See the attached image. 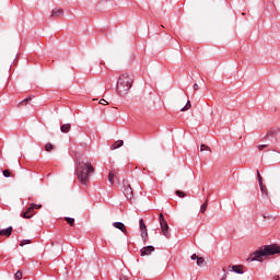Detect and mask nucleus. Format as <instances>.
Wrapping results in <instances>:
<instances>
[{"mask_svg": "<svg viewBox=\"0 0 280 280\" xmlns=\"http://www.w3.org/2000/svg\"><path fill=\"white\" fill-rule=\"evenodd\" d=\"M113 226L121 231L125 235L128 233V230H126V225L122 222H114Z\"/></svg>", "mask_w": 280, "mask_h": 280, "instance_id": "9b49d317", "label": "nucleus"}, {"mask_svg": "<svg viewBox=\"0 0 280 280\" xmlns=\"http://www.w3.org/2000/svg\"><path fill=\"white\" fill-rule=\"evenodd\" d=\"M108 182L110 183V185L115 184V173L110 172L108 174Z\"/></svg>", "mask_w": 280, "mask_h": 280, "instance_id": "f3484780", "label": "nucleus"}, {"mask_svg": "<svg viewBox=\"0 0 280 280\" xmlns=\"http://www.w3.org/2000/svg\"><path fill=\"white\" fill-rule=\"evenodd\" d=\"M28 102H32V97H26L21 104H27Z\"/></svg>", "mask_w": 280, "mask_h": 280, "instance_id": "c756f323", "label": "nucleus"}, {"mask_svg": "<svg viewBox=\"0 0 280 280\" xmlns=\"http://www.w3.org/2000/svg\"><path fill=\"white\" fill-rule=\"evenodd\" d=\"M71 130V124H63L60 126V131L67 133Z\"/></svg>", "mask_w": 280, "mask_h": 280, "instance_id": "4468645a", "label": "nucleus"}, {"mask_svg": "<svg viewBox=\"0 0 280 280\" xmlns=\"http://www.w3.org/2000/svg\"><path fill=\"white\" fill-rule=\"evenodd\" d=\"M35 209H43V205L31 203L30 207L26 209V211L21 213V217L25 218V220H30L31 218H34L36 213L34 211Z\"/></svg>", "mask_w": 280, "mask_h": 280, "instance_id": "20e7f679", "label": "nucleus"}, {"mask_svg": "<svg viewBox=\"0 0 280 280\" xmlns=\"http://www.w3.org/2000/svg\"><path fill=\"white\" fill-rule=\"evenodd\" d=\"M125 197L127 198V200H132V187H130V184H126L124 183V190H122Z\"/></svg>", "mask_w": 280, "mask_h": 280, "instance_id": "0eeeda50", "label": "nucleus"}, {"mask_svg": "<svg viewBox=\"0 0 280 280\" xmlns=\"http://www.w3.org/2000/svg\"><path fill=\"white\" fill-rule=\"evenodd\" d=\"M190 259H191L192 261H196V260H197V266H199V267L205 266V258H202V257H200V256H198V255H196V254H192V255L190 256Z\"/></svg>", "mask_w": 280, "mask_h": 280, "instance_id": "9d476101", "label": "nucleus"}, {"mask_svg": "<svg viewBox=\"0 0 280 280\" xmlns=\"http://www.w3.org/2000/svg\"><path fill=\"white\" fill-rule=\"evenodd\" d=\"M121 145H124V140H117L113 143L110 150H117V148H121Z\"/></svg>", "mask_w": 280, "mask_h": 280, "instance_id": "2eb2a0df", "label": "nucleus"}, {"mask_svg": "<svg viewBox=\"0 0 280 280\" xmlns=\"http://www.w3.org/2000/svg\"><path fill=\"white\" fill-rule=\"evenodd\" d=\"M139 224L140 231H148V228L145 226V222L143 221V219H140Z\"/></svg>", "mask_w": 280, "mask_h": 280, "instance_id": "a211bd4d", "label": "nucleus"}, {"mask_svg": "<svg viewBox=\"0 0 280 280\" xmlns=\"http://www.w3.org/2000/svg\"><path fill=\"white\" fill-rule=\"evenodd\" d=\"M257 178H258V183H259V187H260L262 197L269 198L268 188L266 187V185H264V182L261 180V174L259 173V171H257Z\"/></svg>", "mask_w": 280, "mask_h": 280, "instance_id": "423d86ee", "label": "nucleus"}, {"mask_svg": "<svg viewBox=\"0 0 280 280\" xmlns=\"http://www.w3.org/2000/svg\"><path fill=\"white\" fill-rule=\"evenodd\" d=\"M14 279H15V280H21V279H23V271L18 270V271L15 272V275H14Z\"/></svg>", "mask_w": 280, "mask_h": 280, "instance_id": "6ab92c4d", "label": "nucleus"}, {"mask_svg": "<svg viewBox=\"0 0 280 280\" xmlns=\"http://www.w3.org/2000/svg\"><path fill=\"white\" fill-rule=\"evenodd\" d=\"M230 268L233 270V272H236V275H244V270L242 269L243 266L234 265V266H232Z\"/></svg>", "mask_w": 280, "mask_h": 280, "instance_id": "ddd939ff", "label": "nucleus"}, {"mask_svg": "<svg viewBox=\"0 0 280 280\" xmlns=\"http://www.w3.org/2000/svg\"><path fill=\"white\" fill-rule=\"evenodd\" d=\"M273 279H275V280H279V276H275Z\"/></svg>", "mask_w": 280, "mask_h": 280, "instance_id": "72a5a7b5", "label": "nucleus"}, {"mask_svg": "<svg viewBox=\"0 0 280 280\" xmlns=\"http://www.w3.org/2000/svg\"><path fill=\"white\" fill-rule=\"evenodd\" d=\"M2 174H3L4 178H10V176H12V173H10V170H4L2 172Z\"/></svg>", "mask_w": 280, "mask_h": 280, "instance_id": "b1692460", "label": "nucleus"}, {"mask_svg": "<svg viewBox=\"0 0 280 280\" xmlns=\"http://www.w3.org/2000/svg\"><path fill=\"white\" fill-rule=\"evenodd\" d=\"M58 16H65V10L60 8H55L51 10L50 19H56Z\"/></svg>", "mask_w": 280, "mask_h": 280, "instance_id": "1a4fd4ad", "label": "nucleus"}, {"mask_svg": "<svg viewBox=\"0 0 280 280\" xmlns=\"http://www.w3.org/2000/svg\"><path fill=\"white\" fill-rule=\"evenodd\" d=\"M75 173L81 185H89V178H91V175L95 173V168L89 160H81L78 162Z\"/></svg>", "mask_w": 280, "mask_h": 280, "instance_id": "f257e3e1", "label": "nucleus"}, {"mask_svg": "<svg viewBox=\"0 0 280 280\" xmlns=\"http://www.w3.org/2000/svg\"><path fill=\"white\" fill-rule=\"evenodd\" d=\"M133 82H135V79L132 78V75H130L126 72L121 73L118 77V80L116 83V92L118 93V95H120V97L128 95V91H130V89H132Z\"/></svg>", "mask_w": 280, "mask_h": 280, "instance_id": "7ed1b4c3", "label": "nucleus"}, {"mask_svg": "<svg viewBox=\"0 0 280 280\" xmlns=\"http://www.w3.org/2000/svg\"><path fill=\"white\" fill-rule=\"evenodd\" d=\"M192 89H194V91H198V90L200 89V86H198V83H195V84L192 85Z\"/></svg>", "mask_w": 280, "mask_h": 280, "instance_id": "7c9ffc66", "label": "nucleus"}, {"mask_svg": "<svg viewBox=\"0 0 280 280\" xmlns=\"http://www.w3.org/2000/svg\"><path fill=\"white\" fill-rule=\"evenodd\" d=\"M159 222L164 237H170V225L167 224V221H165L163 213H160Z\"/></svg>", "mask_w": 280, "mask_h": 280, "instance_id": "39448f33", "label": "nucleus"}, {"mask_svg": "<svg viewBox=\"0 0 280 280\" xmlns=\"http://www.w3.org/2000/svg\"><path fill=\"white\" fill-rule=\"evenodd\" d=\"M272 255H280V245L271 244V245H265L260 247L259 249L255 250L249 255L247 258V261H261L264 257H270Z\"/></svg>", "mask_w": 280, "mask_h": 280, "instance_id": "f03ea898", "label": "nucleus"}, {"mask_svg": "<svg viewBox=\"0 0 280 280\" xmlns=\"http://www.w3.org/2000/svg\"><path fill=\"white\" fill-rule=\"evenodd\" d=\"M45 150H46V152H51V150H54V144H51V143H46V145H45Z\"/></svg>", "mask_w": 280, "mask_h": 280, "instance_id": "5701e85b", "label": "nucleus"}, {"mask_svg": "<svg viewBox=\"0 0 280 280\" xmlns=\"http://www.w3.org/2000/svg\"><path fill=\"white\" fill-rule=\"evenodd\" d=\"M65 220H66V222H67L70 226H74V225H75V219L70 218V217H66Z\"/></svg>", "mask_w": 280, "mask_h": 280, "instance_id": "dca6fc26", "label": "nucleus"}, {"mask_svg": "<svg viewBox=\"0 0 280 280\" xmlns=\"http://www.w3.org/2000/svg\"><path fill=\"white\" fill-rule=\"evenodd\" d=\"M98 104H102V106H108V101L102 98Z\"/></svg>", "mask_w": 280, "mask_h": 280, "instance_id": "bb28decb", "label": "nucleus"}, {"mask_svg": "<svg viewBox=\"0 0 280 280\" xmlns=\"http://www.w3.org/2000/svg\"><path fill=\"white\" fill-rule=\"evenodd\" d=\"M51 246H54V243H51Z\"/></svg>", "mask_w": 280, "mask_h": 280, "instance_id": "c9c22d12", "label": "nucleus"}, {"mask_svg": "<svg viewBox=\"0 0 280 280\" xmlns=\"http://www.w3.org/2000/svg\"><path fill=\"white\" fill-rule=\"evenodd\" d=\"M175 194L178 196V198H185V196H187V194H185L183 190H176Z\"/></svg>", "mask_w": 280, "mask_h": 280, "instance_id": "4be33fe9", "label": "nucleus"}, {"mask_svg": "<svg viewBox=\"0 0 280 280\" xmlns=\"http://www.w3.org/2000/svg\"><path fill=\"white\" fill-rule=\"evenodd\" d=\"M27 244H32V241H31V240H22V241L20 242V246H25V245H27Z\"/></svg>", "mask_w": 280, "mask_h": 280, "instance_id": "a878e982", "label": "nucleus"}, {"mask_svg": "<svg viewBox=\"0 0 280 280\" xmlns=\"http://www.w3.org/2000/svg\"><path fill=\"white\" fill-rule=\"evenodd\" d=\"M205 150H209V151H211V149H209V147H208V145H206V144H201V147H200V151H201V152H205Z\"/></svg>", "mask_w": 280, "mask_h": 280, "instance_id": "cd10ccee", "label": "nucleus"}, {"mask_svg": "<svg viewBox=\"0 0 280 280\" xmlns=\"http://www.w3.org/2000/svg\"><path fill=\"white\" fill-rule=\"evenodd\" d=\"M223 272H224V277L221 278V280H226V275H228V272H226V269H225V268H223Z\"/></svg>", "mask_w": 280, "mask_h": 280, "instance_id": "2f4dec72", "label": "nucleus"}, {"mask_svg": "<svg viewBox=\"0 0 280 280\" xmlns=\"http://www.w3.org/2000/svg\"><path fill=\"white\" fill-rule=\"evenodd\" d=\"M264 218H265V219L267 218L268 220H270V215H267V217H266V215H264Z\"/></svg>", "mask_w": 280, "mask_h": 280, "instance_id": "f704fd0d", "label": "nucleus"}, {"mask_svg": "<svg viewBox=\"0 0 280 280\" xmlns=\"http://www.w3.org/2000/svg\"><path fill=\"white\" fill-rule=\"evenodd\" d=\"M207 202H208V200H206V201L201 205V207H200V212H201V213H205V211H207V207H209V205H208Z\"/></svg>", "mask_w": 280, "mask_h": 280, "instance_id": "412c9836", "label": "nucleus"}, {"mask_svg": "<svg viewBox=\"0 0 280 280\" xmlns=\"http://www.w3.org/2000/svg\"><path fill=\"white\" fill-rule=\"evenodd\" d=\"M12 226H9L4 230H0V235H4L5 237H10V235H12Z\"/></svg>", "mask_w": 280, "mask_h": 280, "instance_id": "f8f14e48", "label": "nucleus"}, {"mask_svg": "<svg viewBox=\"0 0 280 280\" xmlns=\"http://www.w3.org/2000/svg\"><path fill=\"white\" fill-rule=\"evenodd\" d=\"M265 148H268V144H259V145L257 147V149H258L259 151L264 150Z\"/></svg>", "mask_w": 280, "mask_h": 280, "instance_id": "c85d7f7f", "label": "nucleus"}, {"mask_svg": "<svg viewBox=\"0 0 280 280\" xmlns=\"http://www.w3.org/2000/svg\"><path fill=\"white\" fill-rule=\"evenodd\" d=\"M152 253H154V246H152V245L142 247V248L140 249V256H141V257H145V256H148V255H152Z\"/></svg>", "mask_w": 280, "mask_h": 280, "instance_id": "6e6552de", "label": "nucleus"}, {"mask_svg": "<svg viewBox=\"0 0 280 280\" xmlns=\"http://www.w3.org/2000/svg\"><path fill=\"white\" fill-rule=\"evenodd\" d=\"M141 237H142L143 242H145L148 240V230L141 231Z\"/></svg>", "mask_w": 280, "mask_h": 280, "instance_id": "393cba45", "label": "nucleus"}, {"mask_svg": "<svg viewBox=\"0 0 280 280\" xmlns=\"http://www.w3.org/2000/svg\"><path fill=\"white\" fill-rule=\"evenodd\" d=\"M277 131L276 130H271L269 131V135H275Z\"/></svg>", "mask_w": 280, "mask_h": 280, "instance_id": "473e14b6", "label": "nucleus"}, {"mask_svg": "<svg viewBox=\"0 0 280 280\" xmlns=\"http://www.w3.org/2000/svg\"><path fill=\"white\" fill-rule=\"evenodd\" d=\"M191 108V102L187 101L186 105L180 109L182 113H185V110H189Z\"/></svg>", "mask_w": 280, "mask_h": 280, "instance_id": "aec40b11", "label": "nucleus"}]
</instances>
